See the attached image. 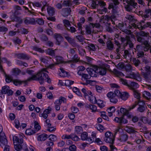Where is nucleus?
I'll return each mask as SVG.
<instances>
[{
  "label": "nucleus",
  "instance_id": "de8ad7c7",
  "mask_svg": "<svg viewBox=\"0 0 151 151\" xmlns=\"http://www.w3.org/2000/svg\"><path fill=\"white\" fill-rule=\"evenodd\" d=\"M60 70L61 71V72L60 73V76H61L64 77L67 76L68 73L64 70L63 68H60Z\"/></svg>",
  "mask_w": 151,
  "mask_h": 151
},
{
  "label": "nucleus",
  "instance_id": "9b49d317",
  "mask_svg": "<svg viewBox=\"0 0 151 151\" xmlns=\"http://www.w3.org/2000/svg\"><path fill=\"white\" fill-rule=\"evenodd\" d=\"M13 140L14 144L16 143V144H22L23 142L22 137L20 136H19V137L17 136L13 137Z\"/></svg>",
  "mask_w": 151,
  "mask_h": 151
},
{
  "label": "nucleus",
  "instance_id": "f257e3e1",
  "mask_svg": "<svg viewBox=\"0 0 151 151\" xmlns=\"http://www.w3.org/2000/svg\"><path fill=\"white\" fill-rule=\"evenodd\" d=\"M48 73L46 68L42 69L37 74V75H34L32 77L29 78L28 81L31 80H38L40 84H42L44 82V80L47 79V82L49 83H51V80L49 77L48 75L45 72Z\"/></svg>",
  "mask_w": 151,
  "mask_h": 151
},
{
  "label": "nucleus",
  "instance_id": "a19ab883",
  "mask_svg": "<svg viewBox=\"0 0 151 151\" xmlns=\"http://www.w3.org/2000/svg\"><path fill=\"white\" fill-rule=\"evenodd\" d=\"M81 91L84 94V96L86 97L87 96H88L89 95H91L92 94L91 92L90 91H87L84 88L82 89Z\"/></svg>",
  "mask_w": 151,
  "mask_h": 151
},
{
  "label": "nucleus",
  "instance_id": "ea45409f",
  "mask_svg": "<svg viewBox=\"0 0 151 151\" xmlns=\"http://www.w3.org/2000/svg\"><path fill=\"white\" fill-rule=\"evenodd\" d=\"M147 109V106H139L138 107L137 109V111L138 112H139L141 113H143Z\"/></svg>",
  "mask_w": 151,
  "mask_h": 151
},
{
  "label": "nucleus",
  "instance_id": "7c9ffc66",
  "mask_svg": "<svg viewBox=\"0 0 151 151\" xmlns=\"http://www.w3.org/2000/svg\"><path fill=\"white\" fill-rule=\"evenodd\" d=\"M124 130L126 132L129 133H135L137 132V131L135 130L132 127H129L128 126L125 127Z\"/></svg>",
  "mask_w": 151,
  "mask_h": 151
},
{
  "label": "nucleus",
  "instance_id": "f8f14e48",
  "mask_svg": "<svg viewBox=\"0 0 151 151\" xmlns=\"http://www.w3.org/2000/svg\"><path fill=\"white\" fill-rule=\"evenodd\" d=\"M142 44L144 45L143 46V50L145 51H148L151 47V46L148 40H144Z\"/></svg>",
  "mask_w": 151,
  "mask_h": 151
},
{
  "label": "nucleus",
  "instance_id": "58836bf2",
  "mask_svg": "<svg viewBox=\"0 0 151 151\" xmlns=\"http://www.w3.org/2000/svg\"><path fill=\"white\" fill-rule=\"evenodd\" d=\"M47 54L52 56H55V50H52V49L49 48L46 50Z\"/></svg>",
  "mask_w": 151,
  "mask_h": 151
},
{
  "label": "nucleus",
  "instance_id": "8fccbe9b",
  "mask_svg": "<svg viewBox=\"0 0 151 151\" xmlns=\"http://www.w3.org/2000/svg\"><path fill=\"white\" fill-rule=\"evenodd\" d=\"M124 68L127 72H131L132 70V66L129 64L125 65Z\"/></svg>",
  "mask_w": 151,
  "mask_h": 151
},
{
  "label": "nucleus",
  "instance_id": "09e8293b",
  "mask_svg": "<svg viewBox=\"0 0 151 151\" xmlns=\"http://www.w3.org/2000/svg\"><path fill=\"white\" fill-rule=\"evenodd\" d=\"M72 61L74 63H77L79 61V58L77 54H75L73 57H72Z\"/></svg>",
  "mask_w": 151,
  "mask_h": 151
},
{
  "label": "nucleus",
  "instance_id": "5701e85b",
  "mask_svg": "<svg viewBox=\"0 0 151 151\" xmlns=\"http://www.w3.org/2000/svg\"><path fill=\"white\" fill-rule=\"evenodd\" d=\"M138 87V84L134 82H132L129 85L128 87L130 89L132 90L133 91L136 90V89Z\"/></svg>",
  "mask_w": 151,
  "mask_h": 151
},
{
  "label": "nucleus",
  "instance_id": "f704fd0d",
  "mask_svg": "<svg viewBox=\"0 0 151 151\" xmlns=\"http://www.w3.org/2000/svg\"><path fill=\"white\" fill-rule=\"evenodd\" d=\"M36 133V131L31 128L27 129L25 131L26 134L27 135H31Z\"/></svg>",
  "mask_w": 151,
  "mask_h": 151
},
{
  "label": "nucleus",
  "instance_id": "4468645a",
  "mask_svg": "<svg viewBox=\"0 0 151 151\" xmlns=\"http://www.w3.org/2000/svg\"><path fill=\"white\" fill-rule=\"evenodd\" d=\"M55 10L54 8L51 6H48L47 8L48 14L50 16H53L55 15Z\"/></svg>",
  "mask_w": 151,
  "mask_h": 151
},
{
  "label": "nucleus",
  "instance_id": "6e6552de",
  "mask_svg": "<svg viewBox=\"0 0 151 151\" xmlns=\"http://www.w3.org/2000/svg\"><path fill=\"white\" fill-rule=\"evenodd\" d=\"M54 36L56 40V44L58 45H60L61 42L63 41V37L60 34L55 33Z\"/></svg>",
  "mask_w": 151,
  "mask_h": 151
},
{
  "label": "nucleus",
  "instance_id": "cd10ccee",
  "mask_svg": "<svg viewBox=\"0 0 151 151\" xmlns=\"http://www.w3.org/2000/svg\"><path fill=\"white\" fill-rule=\"evenodd\" d=\"M129 95L128 93L125 92H122V93L119 98H121L123 100H126L129 97Z\"/></svg>",
  "mask_w": 151,
  "mask_h": 151
},
{
  "label": "nucleus",
  "instance_id": "3c124183",
  "mask_svg": "<svg viewBox=\"0 0 151 151\" xmlns=\"http://www.w3.org/2000/svg\"><path fill=\"white\" fill-rule=\"evenodd\" d=\"M96 104H97L100 108H103L105 106L103 101L100 99L96 101Z\"/></svg>",
  "mask_w": 151,
  "mask_h": 151
},
{
  "label": "nucleus",
  "instance_id": "338daca9",
  "mask_svg": "<svg viewBox=\"0 0 151 151\" xmlns=\"http://www.w3.org/2000/svg\"><path fill=\"white\" fill-rule=\"evenodd\" d=\"M63 22L64 24L63 26H64L65 28V27H68V26H71L69 21L68 20L64 19L63 20Z\"/></svg>",
  "mask_w": 151,
  "mask_h": 151
},
{
  "label": "nucleus",
  "instance_id": "864d4df0",
  "mask_svg": "<svg viewBox=\"0 0 151 151\" xmlns=\"http://www.w3.org/2000/svg\"><path fill=\"white\" fill-rule=\"evenodd\" d=\"M133 63L135 66L136 67L138 66L140 63V62L138 59L135 58H134L132 60Z\"/></svg>",
  "mask_w": 151,
  "mask_h": 151
},
{
  "label": "nucleus",
  "instance_id": "0eeeda50",
  "mask_svg": "<svg viewBox=\"0 0 151 151\" xmlns=\"http://www.w3.org/2000/svg\"><path fill=\"white\" fill-rule=\"evenodd\" d=\"M140 76V74L138 73H134V72H131L128 75V76H126L125 77L126 78H130L138 81H140L141 78Z\"/></svg>",
  "mask_w": 151,
  "mask_h": 151
},
{
  "label": "nucleus",
  "instance_id": "bf43d9fd",
  "mask_svg": "<svg viewBox=\"0 0 151 151\" xmlns=\"http://www.w3.org/2000/svg\"><path fill=\"white\" fill-rule=\"evenodd\" d=\"M6 77V81L7 83H9L11 81L13 82V80H12V76H9V75H6L5 76Z\"/></svg>",
  "mask_w": 151,
  "mask_h": 151
},
{
  "label": "nucleus",
  "instance_id": "69168bd1",
  "mask_svg": "<svg viewBox=\"0 0 151 151\" xmlns=\"http://www.w3.org/2000/svg\"><path fill=\"white\" fill-rule=\"evenodd\" d=\"M122 92H121L120 91L118 90V89H115L114 91V94L115 95V96H116L119 97H120Z\"/></svg>",
  "mask_w": 151,
  "mask_h": 151
},
{
  "label": "nucleus",
  "instance_id": "a878e982",
  "mask_svg": "<svg viewBox=\"0 0 151 151\" xmlns=\"http://www.w3.org/2000/svg\"><path fill=\"white\" fill-rule=\"evenodd\" d=\"M128 138V135L127 134H122L119 138V139L121 142H125L127 141Z\"/></svg>",
  "mask_w": 151,
  "mask_h": 151
},
{
  "label": "nucleus",
  "instance_id": "39448f33",
  "mask_svg": "<svg viewBox=\"0 0 151 151\" xmlns=\"http://www.w3.org/2000/svg\"><path fill=\"white\" fill-rule=\"evenodd\" d=\"M129 111L124 108L122 107L120 109V111L118 110L117 111L119 115H122L124 116L125 115H127L129 118H130L132 115H129Z\"/></svg>",
  "mask_w": 151,
  "mask_h": 151
},
{
  "label": "nucleus",
  "instance_id": "72a5a7b5",
  "mask_svg": "<svg viewBox=\"0 0 151 151\" xmlns=\"http://www.w3.org/2000/svg\"><path fill=\"white\" fill-rule=\"evenodd\" d=\"M35 24L37 23V24L40 25H43L44 24V20L42 18H37L35 19Z\"/></svg>",
  "mask_w": 151,
  "mask_h": 151
},
{
  "label": "nucleus",
  "instance_id": "c756f323",
  "mask_svg": "<svg viewBox=\"0 0 151 151\" xmlns=\"http://www.w3.org/2000/svg\"><path fill=\"white\" fill-rule=\"evenodd\" d=\"M142 43L141 45H137L136 48L134 49V51L137 52H141L143 51V46Z\"/></svg>",
  "mask_w": 151,
  "mask_h": 151
},
{
  "label": "nucleus",
  "instance_id": "473e14b6",
  "mask_svg": "<svg viewBox=\"0 0 151 151\" xmlns=\"http://www.w3.org/2000/svg\"><path fill=\"white\" fill-rule=\"evenodd\" d=\"M86 48H87L89 51L91 50L95 51L96 50V49L94 45L93 44H88L86 47Z\"/></svg>",
  "mask_w": 151,
  "mask_h": 151
},
{
  "label": "nucleus",
  "instance_id": "4d7b16f0",
  "mask_svg": "<svg viewBox=\"0 0 151 151\" xmlns=\"http://www.w3.org/2000/svg\"><path fill=\"white\" fill-rule=\"evenodd\" d=\"M136 102L138 103V105L139 106H147L144 101H141L140 99L138 100V101H136Z\"/></svg>",
  "mask_w": 151,
  "mask_h": 151
},
{
  "label": "nucleus",
  "instance_id": "9d476101",
  "mask_svg": "<svg viewBox=\"0 0 151 151\" xmlns=\"http://www.w3.org/2000/svg\"><path fill=\"white\" fill-rule=\"evenodd\" d=\"M35 19L34 18L26 17L24 19V23L26 24H35Z\"/></svg>",
  "mask_w": 151,
  "mask_h": 151
},
{
  "label": "nucleus",
  "instance_id": "680f3d73",
  "mask_svg": "<svg viewBox=\"0 0 151 151\" xmlns=\"http://www.w3.org/2000/svg\"><path fill=\"white\" fill-rule=\"evenodd\" d=\"M101 116L102 118L104 119L105 120H108L109 119V118L106 114L105 112V111H103L101 112Z\"/></svg>",
  "mask_w": 151,
  "mask_h": 151
},
{
  "label": "nucleus",
  "instance_id": "a211bd4d",
  "mask_svg": "<svg viewBox=\"0 0 151 151\" xmlns=\"http://www.w3.org/2000/svg\"><path fill=\"white\" fill-rule=\"evenodd\" d=\"M142 17L143 18L145 19L149 18L150 16H151V9H146L143 12V14H142Z\"/></svg>",
  "mask_w": 151,
  "mask_h": 151
},
{
  "label": "nucleus",
  "instance_id": "774afa93",
  "mask_svg": "<svg viewBox=\"0 0 151 151\" xmlns=\"http://www.w3.org/2000/svg\"><path fill=\"white\" fill-rule=\"evenodd\" d=\"M56 60L58 63H62L63 61V58L61 56H57Z\"/></svg>",
  "mask_w": 151,
  "mask_h": 151
},
{
  "label": "nucleus",
  "instance_id": "2eb2a0df",
  "mask_svg": "<svg viewBox=\"0 0 151 151\" xmlns=\"http://www.w3.org/2000/svg\"><path fill=\"white\" fill-rule=\"evenodd\" d=\"M142 76L144 79L147 81H151V73H146L144 72H142L141 73Z\"/></svg>",
  "mask_w": 151,
  "mask_h": 151
},
{
  "label": "nucleus",
  "instance_id": "c9c22d12",
  "mask_svg": "<svg viewBox=\"0 0 151 151\" xmlns=\"http://www.w3.org/2000/svg\"><path fill=\"white\" fill-rule=\"evenodd\" d=\"M34 128L35 130H34V131H36V133L39 130L40 128L41 127L39 125L38 123L36 121H35L34 122Z\"/></svg>",
  "mask_w": 151,
  "mask_h": 151
},
{
  "label": "nucleus",
  "instance_id": "052dcab7",
  "mask_svg": "<svg viewBox=\"0 0 151 151\" xmlns=\"http://www.w3.org/2000/svg\"><path fill=\"white\" fill-rule=\"evenodd\" d=\"M149 65H146L145 68V72L146 73H151V68Z\"/></svg>",
  "mask_w": 151,
  "mask_h": 151
},
{
  "label": "nucleus",
  "instance_id": "7ed1b4c3",
  "mask_svg": "<svg viewBox=\"0 0 151 151\" xmlns=\"http://www.w3.org/2000/svg\"><path fill=\"white\" fill-rule=\"evenodd\" d=\"M8 141L4 132H1L0 134V146L3 148L8 145Z\"/></svg>",
  "mask_w": 151,
  "mask_h": 151
},
{
  "label": "nucleus",
  "instance_id": "e433bc0d",
  "mask_svg": "<svg viewBox=\"0 0 151 151\" xmlns=\"http://www.w3.org/2000/svg\"><path fill=\"white\" fill-rule=\"evenodd\" d=\"M57 104L61 105L62 102L65 103L66 102L65 99L63 97H60L59 99L56 101Z\"/></svg>",
  "mask_w": 151,
  "mask_h": 151
},
{
  "label": "nucleus",
  "instance_id": "a18cd8bd",
  "mask_svg": "<svg viewBox=\"0 0 151 151\" xmlns=\"http://www.w3.org/2000/svg\"><path fill=\"white\" fill-rule=\"evenodd\" d=\"M62 4L64 6H69L71 5V2L70 0H65L63 1Z\"/></svg>",
  "mask_w": 151,
  "mask_h": 151
},
{
  "label": "nucleus",
  "instance_id": "13d9d810",
  "mask_svg": "<svg viewBox=\"0 0 151 151\" xmlns=\"http://www.w3.org/2000/svg\"><path fill=\"white\" fill-rule=\"evenodd\" d=\"M74 82V81L67 80L65 81V84L66 86H70Z\"/></svg>",
  "mask_w": 151,
  "mask_h": 151
},
{
  "label": "nucleus",
  "instance_id": "79ce46f5",
  "mask_svg": "<svg viewBox=\"0 0 151 151\" xmlns=\"http://www.w3.org/2000/svg\"><path fill=\"white\" fill-rule=\"evenodd\" d=\"M89 100L91 103L93 104H95L96 103L97 100H96V98L94 96H93L92 95H91L89 96Z\"/></svg>",
  "mask_w": 151,
  "mask_h": 151
},
{
  "label": "nucleus",
  "instance_id": "bb28decb",
  "mask_svg": "<svg viewBox=\"0 0 151 151\" xmlns=\"http://www.w3.org/2000/svg\"><path fill=\"white\" fill-rule=\"evenodd\" d=\"M48 135L45 134H43L40 135L38 136V140L40 141H45L47 138Z\"/></svg>",
  "mask_w": 151,
  "mask_h": 151
},
{
  "label": "nucleus",
  "instance_id": "e2e57ef3",
  "mask_svg": "<svg viewBox=\"0 0 151 151\" xmlns=\"http://www.w3.org/2000/svg\"><path fill=\"white\" fill-rule=\"evenodd\" d=\"M107 97L109 99H111L115 97L114 93L112 92H110L107 94Z\"/></svg>",
  "mask_w": 151,
  "mask_h": 151
},
{
  "label": "nucleus",
  "instance_id": "6ab92c4d",
  "mask_svg": "<svg viewBox=\"0 0 151 151\" xmlns=\"http://www.w3.org/2000/svg\"><path fill=\"white\" fill-rule=\"evenodd\" d=\"M106 44L107 48L108 49L110 50H113L114 47V45L110 40V38H108Z\"/></svg>",
  "mask_w": 151,
  "mask_h": 151
},
{
  "label": "nucleus",
  "instance_id": "ddd939ff",
  "mask_svg": "<svg viewBox=\"0 0 151 151\" xmlns=\"http://www.w3.org/2000/svg\"><path fill=\"white\" fill-rule=\"evenodd\" d=\"M15 56L19 59L29 60V57L27 54L22 53H16L15 54Z\"/></svg>",
  "mask_w": 151,
  "mask_h": 151
},
{
  "label": "nucleus",
  "instance_id": "603ef678",
  "mask_svg": "<svg viewBox=\"0 0 151 151\" xmlns=\"http://www.w3.org/2000/svg\"><path fill=\"white\" fill-rule=\"evenodd\" d=\"M88 137V134L86 132H83L81 135V139L82 140H86Z\"/></svg>",
  "mask_w": 151,
  "mask_h": 151
},
{
  "label": "nucleus",
  "instance_id": "4c0bfd02",
  "mask_svg": "<svg viewBox=\"0 0 151 151\" xmlns=\"http://www.w3.org/2000/svg\"><path fill=\"white\" fill-rule=\"evenodd\" d=\"M64 36L68 42L71 44L73 43L74 42L73 39L69 37L68 35L65 34Z\"/></svg>",
  "mask_w": 151,
  "mask_h": 151
},
{
  "label": "nucleus",
  "instance_id": "aec40b11",
  "mask_svg": "<svg viewBox=\"0 0 151 151\" xmlns=\"http://www.w3.org/2000/svg\"><path fill=\"white\" fill-rule=\"evenodd\" d=\"M29 79V78H28L27 80L26 81H21L20 80L18 79H14L13 80V83L16 86L18 85H21L22 84V83H24L26 84L27 82L28 81H28V80Z\"/></svg>",
  "mask_w": 151,
  "mask_h": 151
},
{
  "label": "nucleus",
  "instance_id": "412c9836",
  "mask_svg": "<svg viewBox=\"0 0 151 151\" xmlns=\"http://www.w3.org/2000/svg\"><path fill=\"white\" fill-rule=\"evenodd\" d=\"M76 50V49L75 48H70L68 51L69 54L67 53L68 58L69 59L72 58V57H73V55L75 54Z\"/></svg>",
  "mask_w": 151,
  "mask_h": 151
},
{
  "label": "nucleus",
  "instance_id": "c85d7f7f",
  "mask_svg": "<svg viewBox=\"0 0 151 151\" xmlns=\"http://www.w3.org/2000/svg\"><path fill=\"white\" fill-rule=\"evenodd\" d=\"M82 128L80 126H76L75 128V132L77 134H81L83 132Z\"/></svg>",
  "mask_w": 151,
  "mask_h": 151
},
{
  "label": "nucleus",
  "instance_id": "6e6d98bb",
  "mask_svg": "<svg viewBox=\"0 0 151 151\" xmlns=\"http://www.w3.org/2000/svg\"><path fill=\"white\" fill-rule=\"evenodd\" d=\"M143 95L144 97L147 99L150 98V93L149 92L145 91L143 92Z\"/></svg>",
  "mask_w": 151,
  "mask_h": 151
},
{
  "label": "nucleus",
  "instance_id": "b1692460",
  "mask_svg": "<svg viewBox=\"0 0 151 151\" xmlns=\"http://www.w3.org/2000/svg\"><path fill=\"white\" fill-rule=\"evenodd\" d=\"M139 35L146 38L147 40H149L151 38L150 36L149 33L148 32H146L143 31H141L139 33Z\"/></svg>",
  "mask_w": 151,
  "mask_h": 151
},
{
  "label": "nucleus",
  "instance_id": "4be33fe9",
  "mask_svg": "<svg viewBox=\"0 0 151 151\" xmlns=\"http://www.w3.org/2000/svg\"><path fill=\"white\" fill-rule=\"evenodd\" d=\"M92 26V23H90L89 25H85V28L87 33L88 34H91V33L92 29L93 28Z\"/></svg>",
  "mask_w": 151,
  "mask_h": 151
},
{
  "label": "nucleus",
  "instance_id": "1a4fd4ad",
  "mask_svg": "<svg viewBox=\"0 0 151 151\" xmlns=\"http://www.w3.org/2000/svg\"><path fill=\"white\" fill-rule=\"evenodd\" d=\"M96 71L101 76H104L106 74V68L103 66H100L98 67H96Z\"/></svg>",
  "mask_w": 151,
  "mask_h": 151
},
{
  "label": "nucleus",
  "instance_id": "37998d69",
  "mask_svg": "<svg viewBox=\"0 0 151 151\" xmlns=\"http://www.w3.org/2000/svg\"><path fill=\"white\" fill-rule=\"evenodd\" d=\"M105 140L106 142L110 143L112 144L114 143V138L113 137L106 138Z\"/></svg>",
  "mask_w": 151,
  "mask_h": 151
},
{
  "label": "nucleus",
  "instance_id": "dca6fc26",
  "mask_svg": "<svg viewBox=\"0 0 151 151\" xmlns=\"http://www.w3.org/2000/svg\"><path fill=\"white\" fill-rule=\"evenodd\" d=\"M108 1H111L112 2L111 3L108 7V9H114L115 7V6L119 4V3L118 0H107Z\"/></svg>",
  "mask_w": 151,
  "mask_h": 151
},
{
  "label": "nucleus",
  "instance_id": "5fc2aeb1",
  "mask_svg": "<svg viewBox=\"0 0 151 151\" xmlns=\"http://www.w3.org/2000/svg\"><path fill=\"white\" fill-rule=\"evenodd\" d=\"M49 140L52 142L55 141L57 139L56 136L53 134L50 135L49 136Z\"/></svg>",
  "mask_w": 151,
  "mask_h": 151
},
{
  "label": "nucleus",
  "instance_id": "49530a36",
  "mask_svg": "<svg viewBox=\"0 0 151 151\" xmlns=\"http://www.w3.org/2000/svg\"><path fill=\"white\" fill-rule=\"evenodd\" d=\"M116 66L119 69H123L125 67L124 63L123 62H119L116 65Z\"/></svg>",
  "mask_w": 151,
  "mask_h": 151
},
{
  "label": "nucleus",
  "instance_id": "f3484780",
  "mask_svg": "<svg viewBox=\"0 0 151 151\" xmlns=\"http://www.w3.org/2000/svg\"><path fill=\"white\" fill-rule=\"evenodd\" d=\"M71 12L70 8H63L62 10V14L64 17L68 16L70 14Z\"/></svg>",
  "mask_w": 151,
  "mask_h": 151
},
{
  "label": "nucleus",
  "instance_id": "2f4dec72",
  "mask_svg": "<svg viewBox=\"0 0 151 151\" xmlns=\"http://www.w3.org/2000/svg\"><path fill=\"white\" fill-rule=\"evenodd\" d=\"M42 1L40 2L38 1H34L33 2H30V3L32 4L34 7H36L38 8H40L42 6Z\"/></svg>",
  "mask_w": 151,
  "mask_h": 151
},
{
  "label": "nucleus",
  "instance_id": "c03bdc74",
  "mask_svg": "<svg viewBox=\"0 0 151 151\" xmlns=\"http://www.w3.org/2000/svg\"><path fill=\"white\" fill-rule=\"evenodd\" d=\"M21 72V70L18 68H15L12 69V73L14 75H18Z\"/></svg>",
  "mask_w": 151,
  "mask_h": 151
},
{
  "label": "nucleus",
  "instance_id": "393cba45",
  "mask_svg": "<svg viewBox=\"0 0 151 151\" xmlns=\"http://www.w3.org/2000/svg\"><path fill=\"white\" fill-rule=\"evenodd\" d=\"M11 19L12 21L19 22L20 24L22 23V20L20 17L14 15L11 16Z\"/></svg>",
  "mask_w": 151,
  "mask_h": 151
},
{
  "label": "nucleus",
  "instance_id": "f03ea898",
  "mask_svg": "<svg viewBox=\"0 0 151 151\" xmlns=\"http://www.w3.org/2000/svg\"><path fill=\"white\" fill-rule=\"evenodd\" d=\"M127 4L125 5V7L126 10L128 12H135L137 9V4L134 0H125Z\"/></svg>",
  "mask_w": 151,
  "mask_h": 151
},
{
  "label": "nucleus",
  "instance_id": "423d86ee",
  "mask_svg": "<svg viewBox=\"0 0 151 151\" xmlns=\"http://www.w3.org/2000/svg\"><path fill=\"white\" fill-rule=\"evenodd\" d=\"M96 69V67L94 68V69L89 68L87 69V70L89 74V76H91V77H97L98 72H97Z\"/></svg>",
  "mask_w": 151,
  "mask_h": 151
},
{
  "label": "nucleus",
  "instance_id": "20e7f679",
  "mask_svg": "<svg viewBox=\"0 0 151 151\" xmlns=\"http://www.w3.org/2000/svg\"><path fill=\"white\" fill-rule=\"evenodd\" d=\"M1 91L4 94H7L8 96H11L13 94L14 92L10 89L8 86H5L2 87Z\"/></svg>",
  "mask_w": 151,
  "mask_h": 151
},
{
  "label": "nucleus",
  "instance_id": "0e129e2a",
  "mask_svg": "<svg viewBox=\"0 0 151 151\" xmlns=\"http://www.w3.org/2000/svg\"><path fill=\"white\" fill-rule=\"evenodd\" d=\"M71 139L74 141H78L79 139L77 136L73 134H71Z\"/></svg>",
  "mask_w": 151,
  "mask_h": 151
}]
</instances>
